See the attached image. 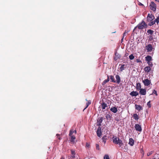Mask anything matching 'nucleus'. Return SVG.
Segmentation results:
<instances>
[{
    "instance_id": "nucleus-38",
    "label": "nucleus",
    "mask_w": 159,
    "mask_h": 159,
    "mask_svg": "<svg viewBox=\"0 0 159 159\" xmlns=\"http://www.w3.org/2000/svg\"><path fill=\"white\" fill-rule=\"evenodd\" d=\"M148 63L149 66H150L151 67L153 66L152 63L151 62H150H150H148Z\"/></svg>"
},
{
    "instance_id": "nucleus-14",
    "label": "nucleus",
    "mask_w": 159,
    "mask_h": 159,
    "mask_svg": "<svg viewBox=\"0 0 159 159\" xmlns=\"http://www.w3.org/2000/svg\"><path fill=\"white\" fill-rule=\"evenodd\" d=\"M135 107L136 109L138 110L139 111H140L141 110L143 109L142 107L140 105L135 104Z\"/></svg>"
},
{
    "instance_id": "nucleus-35",
    "label": "nucleus",
    "mask_w": 159,
    "mask_h": 159,
    "mask_svg": "<svg viewBox=\"0 0 159 159\" xmlns=\"http://www.w3.org/2000/svg\"><path fill=\"white\" fill-rule=\"evenodd\" d=\"M96 148L98 150H100L99 146V144H96Z\"/></svg>"
},
{
    "instance_id": "nucleus-44",
    "label": "nucleus",
    "mask_w": 159,
    "mask_h": 159,
    "mask_svg": "<svg viewBox=\"0 0 159 159\" xmlns=\"http://www.w3.org/2000/svg\"><path fill=\"white\" fill-rule=\"evenodd\" d=\"M72 158H75V155H72Z\"/></svg>"
},
{
    "instance_id": "nucleus-33",
    "label": "nucleus",
    "mask_w": 159,
    "mask_h": 159,
    "mask_svg": "<svg viewBox=\"0 0 159 159\" xmlns=\"http://www.w3.org/2000/svg\"><path fill=\"white\" fill-rule=\"evenodd\" d=\"M106 117L107 119H110L111 118V116L109 114H107Z\"/></svg>"
},
{
    "instance_id": "nucleus-49",
    "label": "nucleus",
    "mask_w": 159,
    "mask_h": 159,
    "mask_svg": "<svg viewBox=\"0 0 159 159\" xmlns=\"http://www.w3.org/2000/svg\"><path fill=\"white\" fill-rule=\"evenodd\" d=\"M123 39H124V38H123V37H122V39H121V42H123Z\"/></svg>"
},
{
    "instance_id": "nucleus-24",
    "label": "nucleus",
    "mask_w": 159,
    "mask_h": 159,
    "mask_svg": "<svg viewBox=\"0 0 159 159\" xmlns=\"http://www.w3.org/2000/svg\"><path fill=\"white\" fill-rule=\"evenodd\" d=\"M120 56L118 54L117 55L116 53H115V57L114 58V59L116 61L118 59L120 58Z\"/></svg>"
},
{
    "instance_id": "nucleus-26",
    "label": "nucleus",
    "mask_w": 159,
    "mask_h": 159,
    "mask_svg": "<svg viewBox=\"0 0 159 159\" xmlns=\"http://www.w3.org/2000/svg\"><path fill=\"white\" fill-rule=\"evenodd\" d=\"M91 101H88V102L86 103V107L85 108H84V109L83 110V111H84V110H85L87 107H88L89 106L90 104H91Z\"/></svg>"
},
{
    "instance_id": "nucleus-47",
    "label": "nucleus",
    "mask_w": 159,
    "mask_h": 159,
    "mask_svg": "<svg viewBox=\"0 0 159 159\" xmlns=\"http://www.w3.org/2000/svg\"><path fill=\"white\" fill-rule=\"evenodd\" d=\"M73 131H74V133H75V134H76V130H73Z\"/></svg>"
},
{
    "instance_id": "nucleus-5",
    "label": "nucleus",
    "mask_w": 159,
    "mask_h": 159,
    "mask_svg": "<svg viewBox=\"0 0 159 159\" xmlns=\"http://www.w3.org/2000/svg\"><path fill=\"white\" fill-rule=\"evenodd\" d=\"M145 48L147 50V52H151L153 49L152 45L151 44H149L146 46Z\"/></svg>"
},
{
    "instance_id": "nucleus-21",
    "label": "nucleus",
    "mask_w": 159,
    "mask_h": 159,
    "mask_svg": "<svg viewBox=\"0 0 159 159\" xmlns=\"http://www.w3.org/2000/svg\"><path fill=\"white\" fill-rule=\"evenodd\" d=\"M146 61L148 62H150L152 60L151 57L150 56H147L145 57Z\"/></svg>"
},
{
    "instance_id": "nucleus-3",
    "label": "nucleus",
    "mask_w": 159,
    "mask_h": 159,
    "mask_svg": "<svg viewBox=\"0 0 159 159\" xmlns=\"http://www.w3.org/2000/svg\"><path fill=\"white\" fill-rule=\"evenodd\" d=\"M150 8L151 10L155 11L156 10L157 6L156 4L153 2H152L149 5Z\"/></svg>"
},
{
    "instance_id": "nucleus-7",
    "label": "nucleus",
    "mask_w": 159,
    "mask_h": 159,
    "mask_svg": "<svg viewBox=\"0 0 159 159\" xmlns=\"http://www.w3.org/2000/svg\"><path fill=\"white\" fill-rule=\"evenodd\" d=\"M135 128L137 131L141 132L142 130L141 126L138 124H136L135 125Z\"/></svg>"
},
{
    "instance_id": "nucleus-8",
    "label": "nucleus",
    "mask_w": 159,
    "mask_h": 159,
    "mask_svg": "<svg viewBox=\"0 0 159 159\" xmlns=\"http://www.w3.org/2000/svg\"><path fill=\"white\" fill-rule=\"evenodd\" d=\"M130 96L133 97H136L139 95V93L137 91H133L129 93Z\"/></svg>"
},
{
    "instance_id": "nucleus-48",
    "label": "nucleus",
    "mask_w": 159,
    "mask_h": 159,
    "mask_svg": "<svg viewBox=\"0 0 159 159\" xmlns=\"http://www.w3.org/2000/svg\"><path fill=\"white\" fill-rule=\"evenodd\" d=\"M60 159H64L63 157H61Z\"/></svg>"
},
{
    "instance_id": "nucleus-53",
    "label": "nucleus",
    "mask_w": 159,
    "mask_h": 159,
    "mask_svg": "<svg viewBox=\"0 0 159 159\" xmlns=\"http://www.w3.org/2000/svg\"><path fill=\"white\" fill-rule=\"evenodd\" d=\"M158 159H159V158H158Z\"/></svg>"
},
{
    "instance_id": "nucleus-23",
    "label": "nucleus",
    "mask_w": 159,
    "mask_h": 159,
    "mask_svg": "<svg viewBox=\"0 0 159 159\" xmlns=\"http://www.w3.org/2000/svg\"><path fill=\"white\" fill-rule=\"evenodd\" d=\"M71 137V139L70 140V142H75V136L74 135H72L70 136Z\"/></svg>"
},
{
    "instance_id": "nucleus-12",
    "label": "nucleus",
    "mask_w": 159,
    "mask_h": 159,
    "mask_svg": "<svg viewBox=\"0 0 159 159\" xmlns=\"http://www.w3.org/2000/svg\"><path fill=\"white\" fill-rule=\"evenodd\" d=\"M116 82L119 84L120 81V76L118 75H116Z\"/></svg>"
},
{
    "instance_id": "nucleus-13",
    "label": "nucleus",
    "mask_w": 159,
    "mask_h": 159,
    "mask_svg": "<svg viewBox=\"0 0 159 159\" xmlns=\"http://www.w3.org/2000/svg\"><path fill=\"white\" fill-rule=\"evenodd\" d=\"M103 118L101 117L97 120V122L98 123V124L97 125H98L99 126H100L101 125V123L103 121Z\"/></svg>"
},
{
    "instance_id": "nucleus-4",
    "label": "nucleus",
    "mask_w": 159,
    "mask_h": 159,
    "mask_svg": "<svg viewBox=\"0 0 159 159\" xmlns=\"http://www.w3.org/2000/svg\"><path fill=\"white\" fill-rule=\"evenodd\" d=\"M154 18V16L152 14H148L147 17V20L148 22L151 21Z\"/></svg>"
},
{
    "instance_id": "nucleus-25",
    "label": "nucleus",
    "mask_w": 159,
    "mask_h": 159,
    "mask_svg": "<svg viewBox=\"0 0 159 159\" xmlns=\"http://www.w3.org/2000/svg\"><path fill=\"white\" fill-rule=\"evenodd\" d=\"M149 22H150L149 24L148 25L149 26H152L155 23V20H151V21H149Z\"/></svg>"
},
{
    "instance_id": "nucleus-31",
    "label": "nucleus",
    "mask_w": 159,
    "mask_h": 159,
    "mask_svg": "<svg viewBox=\"0 0 159 159\" xmlns=\"http://www.w3.org/2000/svg\"><path fill=\"white\" fill-rule=\"evenodd\" d=\"M134 56H133V55L132 54L129 55V59L131 60L133 59L134 58Z\"/></svg>"
},
{
    "instance_id": "nucleus-50",
    "label": "nucleus",
    "mask_w": 159,
    "mask_h": 159,
    "mask_svg": "<svg viewBox=\"0 0 159 159\" xmlns=\"http://www.w3.org/2000/svg\"><path fill=\"white\" fill-rule=\"evenodd\" d=\"M155 1H157V2H159V0H155Z\"/></svg>"
},
{
    "instance_id": "nucleus-46",
    "label": "nucleus",
    "mask_w": 159,
    "mask_h": 159,
    "mask_svg": "<svg viewBox=\"0 0 159 159\" xmlns=\"http://www.w3.org/2000/svg\"><path fill=\"white\" fill-rule=\"evenodd\" d=\"M139 5L143 6V4H142V3H139Z\"/></svg>"
},
{
    "instance_id": "nucleus-16",
    "label": "nucleus",
    "mask_w": 159,
    "mask_h": 159,
    "mask_svg": "<svg viewBox=\"0 0 159 159\" xmlns=\"http://www.w3.org/2000/svg\"><path fill=\"white\" fill-rule=\"evenodd\" d=\"M151 69L150 67L149 66H146L144 69L145 71L147 73L149 72Z\"/></svg>"
},
{
    "instance_id": "nucleus-32",
    "label": "nucleus",
    "mask_w": 159,
    "mask_h": 159,
    "mask_svg": "<svg viewBox=\"0 0 159 159\" xmlns=\"http://www.w3.org/2000/svg\"><path fill=\"white\" fill-rule=\"evenodd\" d=\"M154 20L155 22H156L157 24H158L159 22V16Z\"/></svg>"
},
{
    "instance_id": "nucleus-30",
    "label": "nucleus",
    "mask_w": 159,
    "mask_h": 159,
    "mask_svg": "<svg viewBox=\"0 0 159 159\" xmlns=\"http://www.w3.org/2000/svg\"><path fill=\"white\" fill-rule=\"evenodd\" d=\"M74 133L73 130V129H71L70 131V133L69 134V136H71V135H72Z\"/></svg>"
},
{
    "instance_id": "nucleus-40",
    "label": "nucleus",
    "mask_w": 159,
    "mask_h": 159,
    "mask_svg": "<svg viewBox=\"0 0 159 159\" xmlns=\"http://www.w3.org/2000/svg\"><path fill=\"white\" fill-rule=\"evenodd\" d=\"M147 105L149 107H151L150 101H149L147 103Z\"/></svg>"
},
{
    "instance_id": "nucleus-43",
    "label": "nucleus",
    "mask_w": 159,
    "mask_h": 159,
    "mask_svg": "<svg viewBox=\"0 0 159 159\" xmlns=\"http://www.w3.org/2000/svg\"><path fill=\"white\" fill-rule=\"evenodd\" d=\"M136 61L138 62H141L140 60L139 59H137Z\"/></svg>"
},
{
    "instance_id": "nucleus-18",
    "label": "nucleus",
    "mask_w": 159,
    "mask_h": 159,
    "mask_svg": "<svg viewBox=\"0 0 159 159\" xmlns=\"http://www.w3.org/2000/svg\"><path fill=\"white\" fill-rule=\"evenodd\" d=\"M101 105L103 110L105 109L106 107H107V104L104 102H103L102 103Z\"/></svg>"
},
{
    "instance_id": "nucleus-29",
    "label": "nucleus",
    "mask_w": 159,
    "mask_h": 159,
    "mask_svg": "<svg viewBox=\"0 0 159 159\" xmlns=\"http://www.w3.org/2000/svg\"><path fill=\"white\" fill-rule=\"evenodd\" d=\"M153 32V31L151 30H149L147 31V33L148 34H152Z\"/></svg>"
},
{
    "instance_id": "nucleus-34",
    "label": "nucleus",
    "mask_w": 159,
    "mask_h": 159,
    "mask_svg": "<svg viewBox=\"0 0 159 159\" xmlns=\"http://www.w3.org/2000/svg\"><path fill=\"white\" fill-rule=\"evenodd\" d=\"M56 135L57 136V138L59 140H61V138L60 136V134H56Z\"/></svg>"
},
{
    "instance_id": "nucleus-1",
    "label": "nucleus",
    "mask_w": 159,
    "mask_h": 159,
    "mask_svg": "<svg viewBox=\"0 0 159 159\" xmlns=\"http://www.w3.org/2000/svg\"><path fill=\"white\" fill-rule=\"evenodd\" d=\"M113 142L115 144H118L120 147H121L123 145V143L119 137H113L112 138Z\"/></svg>"
},
{
    "instance_id": "nucleus-11",
    "label": "nucleus",
    "mask_w": 159,
    "mask_h": 159,
    "mask_svg": "<svg viewBox=\"0 0 159 159\" xmlns=\"http://www.w3.org/2000/svg\"><path fill=\"white\" fill-rule=\"evenodd\" d=\"M110 110L114 113H116L118 111L117 108L115 107H112L110 109Z\"/></svg>"
},
{
    "instance_id": "nucleus-41",
    "label": "nucleus",
    "mask_w": 159,
    "mask_h": 159,
    "mask_svg": "<svg viewBox=\"0 0 159 159\" xmlns=\"http://www.w3.org/2000/svg\"><path fill=\"white\" fill-rule=\"evenodd\" d=\"M152 153L151 152H148L147 154V155L148 156H150V155H151L152 154Z\"/></svg>"
},
{
    "instance_id": "nucleus-27",
    "label": "nucleus",
    "mask_w": 159,
    "mask_h": 159,
    "mask_svg": "<svg viewBox=\"0 0 159 159\" xmlns=\"http://www.w3.org/2000/svg\"><path fill=\"white\" fill-rule=\"evenodd\" d=\"M107 139V137L106 136H104L102 138V142L104 143H105L106 142V140Z\"/></svg>"
},
{
    "instance_id": "nucleus-19",
    "label": "nucleus",
    "mask_w": 159,
    "mask_h": 159,
    "mask_svg": "<svg viewBox=\"0 0 159 159\" xmlns=\"http://www.w3.org/2000/svg\"><path fill=\"white\" fill-rule=\"evenodd\" d=\"M109 81V76L107 75V78L106 80H105L102 82V85H104L107 83Z\"/></svg>"
},
{
    "instance_id": "nucleus-28",
    "label": "nucleus",
    "mask_w": 159,
    "mask_h": 159,
    "mask_svg": "<svg viewBox=\"0 0 159 159\" xmlns=\"http://www.w3.org/2000/svg\"><path fill=\"white\" fill-rule=\"evenodd\" d=\"M125 65H122L120 67V70L121 71H122L125 69Z\"/></svg>"
},
{
    "instance_id": "nucleus-10",
    "label": "nucleus",
    "mask_w": 159,
    "mask_h": 159,
    "mask_svg": "<svg viewBox=\"0 0 159 159\" xmlns=\"http://www.w3.org/2000/svg\"><path fill=\"white\" fill-rule=\"evenodd\" d=\"M97 135L98 137H100L102 134V132L101 131V128L100 127H98L97 131Z\"/></svg>"
},
{
    "instance_id": "nucleus-15",
    "label": "nucleus",
    "mask_w": 159,
    "mask_h": 159,
    "mask_svg": "<svg viewBox=\"0 0 159 159\" xmlns=\"http://www.w3.org/2000/svg\"><path fill=\"white\" fill-rule=\"evenodd\" d=\"M134 140L131 138H129V144L130 146H132L134 145Z\"/></svg>"
},
{
    "instance_id": "nucleus-51",
    "label": "nucleus",
    "mask_w": 159,
    "mask_h": 159,
    "mask_svg": "<svg viewBox=\"0 0 159 159\" xmlns=\"http://www.w3.org/2000/svg\"><path fill=\"white\" fill-rule=\"evenodd\" d=\"M152 159H156L155 158H153Z\"/></svg>"
},
{
    "instance_id": "nucleus-45",
    "label": "nucleus",
    "mask_w": 159,
    "mask_h": 159,
    "mask_svg": "<svg viewBox=\"0 0 159 159\" xmlns=\"http://www.w3.org/2000/svg\"><path fill=\"white\" fill-rule=\"evenodd\" d=\"M89 145L88 143H86V146L87 147H88L89 146Z\"/></svg>"
},
{
    "instance_id": "nucleus-2",
    "label": "nucleus",
    "mask_w": 159,
    "mask_h": 159,
    "mask_svg": "<svg viewBox=\"0 0 159 159\" xmlns=\"http://www.w3.org/2000/svg\"><path fill=\"white\" fill-rule=\"evenodd\" d=\"M147 24L143 20L141 23H139V24L135 27L133 30L134 31L137 27L139 29L142 30L144 28H147Z\"/></svg>"
},
{
    "instance_id": "nucleus-52",
    "label": "nucleus",
    "mask_w": 159,
    "mask_h": 159,
    "mask_svg": "<svg viewBox=\"0 0 159 159\" xmlns=\"http://www.w3.org/2000/svg\"><path fill=\"white\" fill-rule=\"evenodd\" d=\"M86 101H88L86 99Z\"/></svg>"
},
{
    "instance_id": "nucleus-9",
    "label": "nucleus",
    "mask_w": 159,
    "mask_h": 159,
    "mask_svg": "<svg viewBox=\"0 0 159 159\" xmlns=\"http://www.w3.org/2000/svg\"><path fill=\"white\" fill-rule=\"evenodd\" d=\"M139 93L142 95H145L146 93V90L145 89H140Z\"/></svg>"
},
{
    "instance_id": "nucleus-6",
    "label": "nucleus",
    "mask_w": 159,
    "mask_h": 159,
    "mask_svg": "<svg viewBox=\"0 0 159 159\" xmlns=\"http://www.w3.org/2000/svg\"><path fill=\"white\" fill-rule=\"evenodd\" d=\"M143 82L145 86H148L151 83V81L148 79L143 80Z\"/></svg>"
},
{
    "instance_id": "nucleus-42",
    "label": "nucleus",
    "mask_w": 159,
    "mask_h": 159,
    "mask_svg": "<svg viewBox=\"0 0 159 159\" xmlns=\"http://www.w3.org/2000/svg\"><path fill=\"white\" fill-rule=\"evenodd\" d=\"M126 31L123 33V38H124V37L126 35Z\"/></svg>"
},
{
    "instance_id": "nucleus-22",
    "label": "nucleus",
    "mask_w": 159,
    "mask_h": 159,
    "mask_svg": "<svg viewBox=\"0 0 159 159\" xmlns=\"http://www.w3.org/2000/svg\"><path fill=\"white\" fill-rule=\"evenodd\" d=\"M111 81V82L113 83H116V81L114 79V78L113 75L110 76Z\"/></svg>"
},
{
    "instance_id": "nucleus-17",
    "label": "nucleus",
    "mask_w": 159,
    "mask_h": 159,
    "mask_svg": "<svg viewBox=\"0 0 159 159\" xmlns=\"http://www.w3.org/2000/svg\"><path fill=\"white\" fill-rule=\"evenodd\" d=\"M133 117L137 121H138V120L139 119V117L138 116V115L136 113H134L133 115Z\"/></svg>"
},
{
    "instance_id": "nucleus-36",
    "label": "nucleus",
    "mask_w": 159,
    "mask_h": 159,
    "mask_svg": "<svg viewBox=\"0 0 159 159\" xmlns=\"http://www.w3.org/2000/svg\"><path fill=\"white\" fill-rule=\"evenodd\" d=\"M104 159H109V157L108 155H106L104 157Z\"/></svg>"
},
{
    "instance_id": "nucleus-20",
    "label": "nucleus",
    "mask_w": 159,
    "mask_h": 159,
    "mask_svg": "<svg viewBox=\"0 0 159 159\" xmlns=\"http://www.w3.org/2000/svg\"><path fill=\"white\" fill-rule=\"evenodd\" d=\"M136 88L138 90L141 89V85L140 83H138L136 84Z\"/></svg>"
},
{
    "instance_id": "nucleus-37",
    "label": "nucleus",
    "mask_w": 159,
    "mask_h": 159,
    "mask_svg": "<svg viewBox=\"0 0 159 159\" xmlns=\"http://www.w3.org/2000/svg\"><path fill=\"white\" fill-rule=\"evenodd\" d=\"M71 154L72 155H75V151L73 150H71Z\"/></svg>"
},
{
    "instance_id": "nucleus-39",
    "label": "nucleus",
    "mask_w": 159,
    "mask_h": 159,
    "mask_svg": "<svg viewBox=\"0 0 159 159\" xmlns=\"http://www.w3.org/2000/svg\"><path fill=\"white\" fill-rule=\"evenodd\" d=\"M152 93L155 94L156 96L157 95V91L155 90H154L152 92Z\"/></svg>"
}]
</instances>
